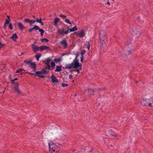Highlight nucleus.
Segmentation results:
<instances>
[{
  "label": "nucleus",
  "mask_w": 153,
  "mask_h": 153,
  "mask_svg": "<svg viewBox=\"0 0 153 153\" xmlns=\"http://www.w3.org/2000/svg\"><path fill=\"white\" fill-rule=\"evenodd\" d=\"M103 36L101 37H99L100 42V48L101 50H104L105 49L107 48L108 44L107 39L106 38L102 37Z\"/></svg>",
  "instance_id": "obj_1"
},
{
  "label": "nucleus",
  "mask_w": 153,
  "mask_h": 153,
  "mask_svg": "<svg viewBox=\"0 0 153 153\" xmlns=\"http://www.w3.org/2000/svg\"><path fill=\"white\" fill-rule=\"evenodd\" d=\"M62 31H61L60 29H59L57 30V33H58L60 34L61 35H62L64 34H67L69 32H73L77 30V28L76 26H75L74 27L72 28H68V29L65 31H64V29L62 28Z\"/></svg>",
  "instance_id": "obj_2"
},
{
  "label": "nucleus",
  "mask_w": 153,
  "mask_h": 153,
  "mask_svg": "<svg viewBox=\"0 0 153 153\" xmlns=\"http://www.w3.org/2000/svg\"><path fill=\"white\" fill-rule=\"evenodd\" d=\"M50 151L51 153H58L59 151V148L55 143H52L50 145L49 143Z\"/></svg>",
  "instance_id": "obj_3"
},
{
  "label": "nucleus",
  "mask_w": 153,
  "mask_h": 153,
  "mask_svg": "<svg viewBox=\"0 0 153 153\" xmlns=\"http://www.w3.org/2000/svg\"><path fill=\"white\" fill-rule=\"evenodd\" d=\"M144 105L153 107V99L147 98L144 100Z\"/></svg>",
  "instance_id": "obj_4"
},
{
  "label": "nucleus",
  "mask_w": 153,
  "mask_h": 153,
  "mask_svg": "<svg viewBox=\"0 0 153 153\" xmlns=\"http://www.w3.org/2000/svg\"><path fill=\"white\" fill-rule=\"evenodd\" d=\"M130 32L132 37H134L135 38H138L139 36L138 34L140 33V31H138V30H134L132 29L130 30Z\"/></svg>",
  "instance_id": "obj_5"
},
{
  "label": "nucleus",
  "mask_w": 153,
  "mask_h": 153,
  "mask_svg": "<svg viewBox=\"0 0 153 153\" xmlns=\"http://www.w3.org/2000/svg\"><path fill=\"white\" fill-rule=\"evenodd\" d=\"M74 34L82 38L85 36V30L84 29L82 30L79 33H78L77 32H74Z\"/></svg>",
  "instance_id": "obj_6"
},
{
  "label": "nucleus",
  "mask_w": 153,
  "mask_h": 153,
  "mask_svg": "<svg viewBox=\"0 0 153 153\" xmlns=\"http://www.w3.org/2000/svg\"><path fill=\"white\" fill-rule=\"evenodd\" d=\"M36 42L31 45L32 49L34 53H36L38 51H41L40 46L38 47L35 44Z\"/></svg>",
  "instance_id": "obj_7"
},
{
  "label": "nucleus",
  "mask_w": 153,
  "mask_h": 153,
  "mask_svg": "<svg viewBox=\"0 0 153 153\" xmlns=\"http://www.w3.org/2000/svg\"><path fill=\"white\" fill-rule=\"evenodd\" d=\"M26 73L30 75H34L35 76H37L38 77H39L41 74H42L41 71H37L36 72V73L35 74L30 73L28 72H27Z\"/></svg>",
  "instance_id": "obj_8"
},
{
  "label": "nucleus",
  "mask_w": 153,
  "mask_h": 153,
  "mask_svg": "<svg viewBox=\"0 0 153 153\" xmlns=\"http://www.w3.org/2000/svg\"><path fill=\"white\" fill-rule=\"evenodd\" d=\"M60 43L61 45L63 46L64 48L66 49L67 48L68 44L65 39H63Z\"/></svg>",
  "instance_id": "obj_9"
},
{
  "label": "nucleus",
  "mask_w": 153,
  "mask_h": 153,
  "mask_svg": "<svg viewBox=\"0 0 153 153\" xmlns=\"http://www.w3.org/2000/svg\"><path fill=\"white\" fill-rule=\"evenodd\" d=\"M24 22H25L29 23L30 26H32V24L35 22V20H30L28 18L25 19L24 20Z\"/></svg>",
  "instance_id": "obj_10"
},
{
  "label": "nucleus",
  "mask_w": 153,
  "mask_h": 153,
  "mask_svg": "<svg viewBox=\"0 0 153 153\" xmlns=\"http://www.w3.org/2000/svg\"><path fill=\"white\" fill-rule=\"evenodd\" d=\"M52 59L50 57L48 58L43 61V63H45L46 66H49L50 65V63L51 62Z\"/></svg>",
  "instance_id": "obj_11"
},
{
  "label": "nucleus",
  "mask_w": 153,
  "mask_h": 153,
  "mask_svg": "<svg viewBox=\"0 0 153 153\" xmlns=\"http://www.w3.org/2000/svg\"><path fill=\"white\" fill-rule=\"evenodd\" d=\"M75 62L73 61L71 64H67L65 65L66 68L71 69L72 68L73 69L75 68L74 67Z\"/></svg>",
  "instance_id": "obj_12"
},
{
  "label": "nucleus",
  "mask_w": 153,
  "mask_h": 153,
  "mask_svg": "<svg viewBox=\"0 0 153 153\" xmlns=\"http://www.w3.org/2000/svg\"><path fill=\"white\" fill-rule=\"evenodd\" d=\"M99 37H100L101 36H102V37L103 38L104 37L107 39L108 36L105 31L103 30H101L99 32Z\"/></svg>",
  "instance_id": "obj_13"
},
{
  "label": "nucleus",
  "mask_w": 153,
  "mask_h": 153,
  "mask_svg": "<svg viewBox=\"0 0 153 153\" xmlns=\"http://www.w3.org/2000/svg\"><path fill=\"white\" fill-rule=\"evenodd\" d=\"M39 28V27L37 25H35L33 27L29 29L28 30V33H30L34 30H38Z\"/></svg>",
  "instance_id": "obj_14"
},
{
  "label": "nucleus",
  "mask_w": 153,
  "mask_h": 153,
  "mask_svg": "<svg viewBox=\"0 0 153 153\" xmlns=\"http://www.w3.org/2000/svg\"><path fill=\"white\" fill-rule=\"evenodd\" d=\"M51 79L53 83L58 82H59L58 79L56 78V76L53 74H52L51 76Z\"/></svg>",
  "instance_id": "obj_15"
},
{
  "label": "nucleus",
  "mask_w": 153,
  "mask_h": 153,
  "mask_svg": "<svg viewBox=\"0 0 153 153\" xmlns=\"http://www.w3.org/2000/svg\"><path fill=\"white\" fill-rule=\"evenodd\" d=\"M19 28L21 30H23L25 28L22 24L21 22H19L17 24Z\"/></svg>",
  "instance_id": "obj_16"
},
{
  "label": "nucleus",
  "mask_w": 153,
  "mask_h": 153,
  "mask_svg": "<svg viewBox=\"0 0 153 153\" xmlns=\"http://www.w3.org/2000/svg\"><path fill=\"white\" fill-rule=\"evenodd\" d=\"M59 21H60V19L59 18L57 17H56L54 19V20L53 21L54 25L56 27H58L57 23Z\"/></svg>",
  "instance_id": "obj_17"
},
{
  "label": "nucleus",
  "mask_w": 153,
  "mask_h": 153,
  "mask_svg": "<svg viewBox=\"0 0 153 153\" xmlns=\"http://www.w3.org/2000/svg\"><path fill=\"white\" fill-rule=\"evenodd\" d=\"M18 36L16 33H15L12 35V36L10 38L14 42H16V39L18 38Z\"/></svg>",
  "instance_id": "obj_18"
},
{
  "label": "nucleus",
  "mask_w": 153,
  "mask_h": 153,
  "mask_svg": "<svg viewBox=\"0 0 153 153\" xmlns=\"http://www.w3.org/2000/svg\"><path fill=\"white\" fill-rule=\"evenodd\" d=\"M82 66L81 63L79 62V60L75 62L74 67L75 68H78L79 67H81Z\"/></svg>",
  "instance_id": "obj_19"
},
{
  "label": "nucleus",
  "mask_w": 153,
  "mask_h": 153,
  "mask_svg": "<svg viewBox=\"0 0 153 153\" xmlns=\"http://www.w3.org/2000/svg\"><path fill=\"white\" fill-rule=\"evenodd\" d=\"M41 51H43L44 50H50L51 49L50 47L47 46L46 45H42L40 46Z\"/></svg>",
  "instance_id": "obj_20"
},
{
  "label": "nucleus",
  "mask_w": 153,
  "mask_h": 153,
  "mask_svg": "<svg viewBox=\"0 0 153 153\" xmlns=\"http://www.w3.org/2000/svg\"><path fill=\"white\" fill-rule=\"evenodd\" d=\"M104 1L105 4H107L109 5H110V2L113 3L114 2V0H104Z\"/></svg>",
  "instance_id": "obj_21"
},
{
  "label": "nucleus",
  "mask_w": 153,
  "mask_h": 153,
  "mask_svg": "<svg viewBox=\"0 0 153 153\" xmlns=\"http://www.w3.org/2000/svg\"><path fill=\"white\" fill-rule=\"evenodd\" d=\"M46 67H45V69H42L41 70L42 74H47L49 73V71H46L48 69H46Z\"/></svg>",
  "instance_id": "obj_22"
},
{
  "label": "nucleus",
  "mask_w": 153,
  "mask_h": 153,
  "mask_svg": "<svg viewBox=\"0 0 153 153\" xmlns=\"http://www.w3.org/2000/svg\"><path fill=\"white\" fill-rule=\"evenodd\" d=\"M62 66L61 65H56V69L55 70V72H60L62 71Z\"/></svg>",
  "instance_id": "obj_23"
},
{
  "label": "nucleus",
  "mask_w": 153,
  "mask_h": 153,
  "mask_svg": "<svg viewBox=\"0 0 153 153\" xmlns=\"http://www.w3.org/2000/svg\"><path fill=\"white\" fill-rule=\"evenodd\" d=\"M62 60V58L61 57H60L59 58H55L54 59V62L55 63H57L58 62H61Z\"/></svg>",
  "instance_id": "obj_24"
},
{
  "label": "nucleus",
  "mask_w": 153,
  "mask_h": 153,
  "mask_svg": "<svg viewBox=\"0 0 153 153\" xmlns=\"http://www.w3.org/2000/svg\"><path fill=\"white\" fill-rule=\"evenodd\" d=\"M108 133L114 137H116L117 136L115 133L112 130H110L108 131Z\"/></svg>",
  "instance_id": "obj_25"
},
{
  "label": "nucleus",
  "mask_w": 153,
  "mask_h": 153,
  "mask_svg": "<svg viewBox=\"0 0 153 153\" xmlns=\"http://www.w3.org/2000/svg\"><path fill=\"white\" fill-rule=\"evenodd\" d=\"M29 66L32 68L36 67V65L35 62H33L32 61L30 64Z\"/></svg>",
  "instance_id": "obj_26"
},
{
  "label": "nucleus",
  "mask_w": 153,
  "mask_h": 153,
  "mask_svg": "<svg viewBox=\"0 0 153 153\" xmlns=\"http://www.w3.org/2000/svg\"><path fill=\"white\" fill-rule=\"evenodd\" d=\"M32 61L31 59H30L28 60H26L24 61V62L26 64H30L31 62Z\"/></svg>",
  "instance_id": "obj_27"
},
{
  "label": "nucleus",
  "mask_w": 153,
  "mask_h": 153,
  "mask_svg": "<svg viewBox=\"0 0 153 153\" xmlns=\"http://www.w3.org/2000/svg\"><path fill=\"white\" fill-rule=\"evenodd\" d=\"M14 92L17 93L18 95H20L21 94V91L19 89V88H14Z\"/></svg>",
  "instance_id": "obj_28"
},
{
  "label": "nucleus",
  "mask_w": 153,
  "mask_h": 153,
  "mask_svg": "<svg viewBox=\"0 0 153 153\" xmlns=\"http://www.w3.org/2000/svg\"><path fill=\"white\" fill-rule=\"evenodd\" d=\"M41 56H42L41 54L38 53H37L35 55V57H36L37 60L38 61L39 60V58L41 57Z\"/></svg>",
  "instance_id": "obj_29"
},
{
  "label": "nucleus",
  "mask_w": 153,
  "mask_h": 153,
  "mask_svg": "<svg viewBox=\"0 0 153 153\" xmlns=\"http://www.w3.org/2000/svg\"><path fill=\"white\" fill-rule=\"evenodd\" d=\"M97 88H94L93 89H92L91 88H87L86 89H85V91H86L88 93H89V91H92V92H95L96 91H97Z\"/></svg>",
  "instance_id": "obj_30"
},
{
  "label": "nucleus",
  "mask_w": 153,
  "mask_h": 153,
  "mask_svg": "<svg viewBox=\"0 0 153 153\" xmlns=\"http://www.w3.org/2000/svg\"><path fill=\"white\" fill-rule=\"evenodd\" d=\"M55 66H51L50 65L49 66H46V69L51 71L55 69Z\"/></svg>",
  "instance_id": "obj_31"
},
{
  "label": "nucleus",
  "mask_w": 153,
  "mask_h": 153,
  "mask_svg": "<svg viewBox=\"0 0 153 153\" xmlns=\"http://www.w3.org/2000/svg\"><path fill=\"white\" fill-rule=\"evenodd\" d=\"M39 31L40 32V35L41 36H43L44 33L45 32V30L42 29L40 28H39L38 29Z\"/></svg>",
  "instance_id": "obj_32"
},
{
  "label": "nucleus",
  "mask_w": 153,
  "mask_h": 153,
  "mask_svg": "<svg viewBox=\"0 0 153 153\" xmlns=\"http://www.w3.org/2000/svg\"><path fill=\"white\" fill-rule=\"evenodd\" d=\"M132 47H133L132 48H131V50L130 51H128L127 52H128V53H127V55H130V54H131V52L132 51H134V48L133 47V46H132Z\"/></svg>",
  "instance_id": "obj_33"
},
{
  "label": "nucleus",
  "mask_w": 153,
  "mask_h": 153,
  "mask_svg": "<svg viewBox=\"0 0 153 153\" xmlns=\"http://www.w3.org/2000/svg\"><path fill=\"white\" fill-rule=\"evenodd\" d=\"M79 52H77L76 53V56L75 59L74 60V62L79 60V59H78V57L79 55Z\"/></svg>",
  "instance_id": "obj_34"
},
{
  "label": "nucleus",
  "mask_w": 153,
  "mask_h": 153,
  "mask_svg": "<svg viewBox=\"0 0 153 153\" xmlns=\"http://www.w3.org/2000/svg\"><path fill=\"white\" fill-rule=\"evenodd\" d=\"M40 41L42 42H43L45 41L46 42H48L49 41V40L48 39L46 38L41 39Z\"/></svg>",
  "instance_id": "obj_35"
},
{
  "label": "nucleus",
  "mask_w": 153,
  "mask_h": 153,
  "mask_svg": "<svg viewBox=\"0 0 153 153\" xmlns=\"http://www.w3.org/2000/svg\"><path fill=\"white\" fill-rule=\"evenodd\" d=\"M15 84V87H14L13 88H19V82H16Z\"/></svg>",
  "instance_id": "obj_36"
},
{
  "label": "nucleus",
  "mask_w": 153,
  "mask_h": 153,
  "mask_svg": "<svg viewBox=\"0 0 153 153\" xmlns=\"http://www.w3.org/2000/svg\"><path fill=\"white\" fill-rule=\"evenodd\" d=\"M0 89H1V91L0 92V93H4L5 91V88L4 87H1L0 88Z\"/></svg>",
  "instance_id": "obj_37"
},
{
  "label": "nucleus",
  "mask_w": 153,
  "mask_h": 153,
  "mask_svg": "<svg viewBox=\"0 0 153 153\" xmlns=\"http://www.w3.org/2000/svg\"><path fill=\"white\" fill-rule=\"evenodd\" d=\"M8 25H9L8 26L9 28L12 30L13 29V26L12 24L11 23V22H9Z\"/></svg>",
  "instance_id": "obj_38"
},
{
  "label": "nucleus",
  "mask_w": 153,
  "mask_h": 153,
  "mask_svg": "<svg viewBox=\"0 0 153 153\" xmlns=\"http://www.w3.org/2000/svg\"><path fill=\"white\" fill-rule=\"evenodd\" d=\"M106 90V88L105 87L104 88H97V90H98L99 91H104Z\"/></svg>",
  "instance_id": "obj_39"
},
{
  "label": "nucleus",
  "mask_w": 153,
  "mask_h": 153,
  "mask_svg": "<svg viewBox=\"0 0 153 153\" xmlns=\"http://www.w3.org/2000/svg\"><path fill=\"white\" fill-rule=\"evenodd\" d=\"M57 143L59 145V146H61L62 145H64V143H63L62 140H61L59 141V142Z\"/></svg>",
  "instance_id": "obj_40"
},
{
  "label": "nucleus",
  "mask_w": 153,
  "mask_h": 153,
  "mask_svg": "<svg viewBox=\"0 0 153 153\" xmlns=\"http://www.w3.org/2000/svg\"><path fill=\"white\" fill-rule=\"evenodd\" d=\"M7 19H5V21L7 22H8V23L9 22H11V20L10 19V16H7Z\"/></svg>",
  "instance_id": "obj_41"
},
{
  "label": "nucleus",
  "mask_w": 153,
  "mask_h": 153,
  "mask_svg": "<svg viewBox=\"0 0 153 153\" xmlns=\"http://www.w3.org/2000/svg\"><path fill=\"white\" fill-rule=\"evenodd\" d=\"M60 23L62 26H64L65 27H66V29H68V26L67 25L64 24V23L62 21H60Z\"/></svg>",
  "instance_id": "obj_42"
},
{
  "label": "nucleus",
  "mask_w": 153,
  "mask_h": 153,
  "mask_svg": "<svg viewBox=\"0 0 153 153\" xmlns=\"http://www.w3.org/2000/svg\"><path fill=\"white\" fill-rule=\"evenodd\" d=\"M131 39H130L129 40H128L126 44L127 45V46H128V47H129V46L130 45H131Z\"/></svg>",
  "instance_id": "obj_43"
},
{
  "label": "nucleus",
  "mask_w": 153,
  "mask_h": 153,
  "mask_svg": "<svg viewBox=\"0 0 153 153\" xmlns=\"http://www.w3.org/2000/svg\"><path fill=\"white\" fill-rule=\"evenodd\" d=\"M86 51L85 50H83L80 53L81 56H84V54L85 53Z\"/></svg>",
  "instance_id": "obj_44"
},
{
  "label": "nucleus",
  "mask_w": 153,
  "mask_h": 153,
  "mask_svg": "<svg viewBox=\"0 0 153 153\" xmlns=\"http://www.w3.org/2000/svg\"><path fill=\"white\" fill-rule=\"evenodd\" d=\"M65 21V22H66L67 23L71 24V23L70 22L69 19H64Z\"/></svg>",
  "instance_id": "obj_45"
},
{
  "label": "nucleus",
  "mask_w": 153,
  "mask_h": 153,
  "mask_svg": "<svg viewBox=\"0 0 153 153\" xmlns=\"http://www.w3.org/2000/svg\"><path fill=\"white\" fill-rule=\"evenodd\" d=\"M80 61L82 63H84L86 62V61H84V56H81V57H80Z\"/></svg>",
  "instance_id": "obj_46"
},
{
  "label": "nucleus",
  "mask_w": 153,
  "mask_h": 153,
  "mask_svg": "<svg viewBox=\"0 0 153 153\" xmlns=\"http://www.w3.org/2000/svg\"><path fill=\"white\" fill-rule=\"evenodd\" d=\"M9 23L8 22H4V25L3 26V28H4V29H5L6 27V25H8V24Z\"/></svg>",
  "instance_id": "obj_47"
},
{
  "label": "nucleus",
  "mask_w": 153,
  "mask_h": 153,
  "mask_svg": "<svg viewBox=\"0 0 153 153\" xmlns=\"http://www.w3.org/2000/svg\"><path fill=\"white\" fill-rule=\"evenodd\" d=\"M55 63L53 61H52L51 62V66H56Z\"/></svg>",
  "instance_id": "obj_48"
},
{
  "label": "nucleus",
  "mask_w": 153,
  "mask_h": 153,
  "mask_svg": "<svg viewBox=\"0 0 153 153\" xmlns=\"http://www.w3.org/2000/svg\"><path fill=\"white\" fill-rule=\"evenodd\" d=\"M59 16L60 17H62V19H64V18L65 19H66V18H67V17H66V16H65L64 15H63L62 14H61V15H60Z\"/></svg>",
  "instance_id": "obj_49"
},
{
  "label": "nucleus",
  "mask_w": 153,
  "mask_h": 153,
  "mask_svg": "<svg viewBox=\"0 0 153 153\" xmlns=\"http://www.w3.org/2000/svg\"><path fill=\"white\" fill-rule=\"evenodd\" d=\"M68 84H65L64 83H62V86L63 87H68Z\"/></svg>",
  "instance_id": "obj_50"
},
{
  "label": "nucleus",
  "mask_w": 153,
  "mask_h": 153,
  "mask_svg": "<svg viewBox=\"0 0 153 153\" xmlns=\"http://www.w3.org/2000/svg\"><path fill=\"white\" fill-rule=\"evenodd\" d=\"M5 44H3L0 42V49L1 48H3L4 46H5Z\"/></svg>",
  "instance_id": "obj_51"
},
{
  "label": "nucleus",
  "mask_w": 153,
  "mask_h": 153,
  "mask_svg": "<svg viewBox=\"0 0 153 153\" xmlns=\"http://www.w3.org/2000/svg\"><path fill=\"white\" fill-rule=\"evenodd\" d=\"M75 69L74 70V72H77L78 73V74H79V70H78V68H74Z\"/></svg>",
  "instance_id": "obj_52"
},
{
  "label": "nucleus",
  "mask_w": 153,
  "mask_h": 153,
  "mask_svg": "<svg viewBox=\"0 0 153 153\" xmlns=\"http://www.w3.org/2000/svg\"><path fill=\"white\" fill-rule=\"evenodd\" d=\"M35 22H37L39 23L40 22L39 19L38 18H36V19H35Z\"/></svg>",
  "instance_id": "obj_53"
},
{
  "label": "nucleus",
  "mask_w": 153,
  "mask_h": 153,
  "mask_svg": "<svg viewBox=\"0 0 153 153\" xmlns=\"http://www.w3.org/2000/svg\"><path fill=\"white\" fill-rule=\"evenodd\" d=\"M10 81H11L10 83H11L12 84H15V81L14 80V79L12 80V79H11L10 80Z\"/></svg>",
  "instance_id": "obj_54"
},
{
  "label": "nucleus",
  "mask_w": 153,
  "mask_h": 153,
  "mask_svg": "<svg viewBox=\"0 0 153 153\" xmlns=\"http://www.w3.org/2000/svg\"><path fill=\"white\" fill-rule=\"evenodd\" d=\"M88 45H87V48L88 49V50H89L90 49V45H89L90 42H88Z\"/></svg>",
  "instance_id": "obj_55"
},
{
  "label": "nucleus",
  "mask_w": 153,
  "mask_h": 153,
  "mask_svg": "<svg viewBox=\"0 0 153 153\" xmlns=\"http://www.w3.org/2000/svg\"><path fill=\"white\" fill-rule=\"evenodd\" d=\"M36 67L34 68H32L33 69V71H34V72H35V73H36V72L37 71H36Z\"/></svg>",
  "instance_id": "obj_56"
},
{
  "label": "nucleus",
  "mask_w": 153,
  "mask_h": 153,
  "mask_svg": "<svg viewBox=\"0 0 153 153\" xmlns=\"http://www.w3.org/2000/svg\"><path fill=\"white\" fill-rule=\"evenodd\" d=\"M20 69V72H21L22 71H25V70H24L23 68H21L19 69Z\"/></svg>",
  "instance_id": "obj_57"
},
{
  "label": "nucleus",
  "mask_w": 153,
  "mask_h": 153,
  "mask_svg": "<svg viewBox=\"0 0 153 153\" xmlns=\"http://www.w3.org/2000/svg\"><path fill=\"white\" fill-rule=\"evenodd\" d=\"M45 77V76H44L42 75H40L39 76V77L42 78H44Z\"/></svg>",
  "instance_id": "obj_58"
},
{
  "label": "nucleus",
  "mask_w": 153,
  "mask_h": 153,
  "mask_svg": "<svg viewBox=\"0 0 153 153\" xmlns=\"http://www.w3.org/2000/svg\"><path fill=\"white\" fill-rule=\"evenodd\" d=\"M26 73H27V72H26L25 73H24V72H21L20 73V74L21 75H23V74H27Z\"/></svg>",
  "instance_id": "obj_59"
},
{
  "label": "nucleus",
  "mask_w": 153,
  "mask_h": 153,
  "mask_svg": "<svg viewBox=\"0 0 153 153\" xmlns=\"http://www.w3.org/2000/svg\"><path fill=\"white\" fill-rule=\"evenodd\" d=\"M20 69L17 70L16 72V73H20Z\"/></svg>",
  "instance_id": "obj_60"
},
{
  "label": "nucleus",
  "mask_w": 153,
  "mask_h": 153,
  "mask_svg": "<svg viewBox=\"0 0 153 153\" xmlns=\"http://www.w3.org/2000/svg\"><path fill=\"white\" fill-rule=\"evenodd\" d=\"M73 77V75H70L69 76V78L70 79H71Z\"/></svg>",
  "instance_id": "obj_61"
},
{
  "label": "nucleus",
  "mask_w": 153,
  "mask_h": 153,
  "mask_svg": "<svg viewBox=\"0 0 153 153\" xmlns=\"http://www.w3.org/2000/svg\"><path fill=\"white\" fill-rule=\"evenodd\" d=\"M39 23H40L41 24V25H44V23L42 21L41 22H40Z\"/></svg>",
  "instance_id": "obj_62"
},
{
  "label": "nucleus",
  "mask_w": 153,
  "mask_h": 153,
  "mask_svg": "<svg viewBox=\"0 0 153 153\" xmlns=\"http://www.w3.org/2000/svg\"><path fill=\"white\" fill-rule=\"evenodd\" d=\"M79 68H78V70H81L82 69V67H79Z\"/></svg>",
  "instance_id": "obj_63"
},
{
  "label": "nucleus",
  "mask_w": 153,
  "mask_h": 153,
  "mask_svg": "<svg viewBox=\"0 0 153 153\" xmlns=\"http://www.w3.org/2000/svg\"><path fill=\"white\" fill-rule=\"evenodd\" d=\"M39 19L40 22L42 21V19L41 17H40V18Z\"/></svg>",
  "instance_id": "obj_64"
}]
</instances>
